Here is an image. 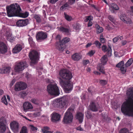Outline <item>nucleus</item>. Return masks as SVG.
Returning <instances> with one entry per match:
<instances>
[{"instance_id": "obj_1", "label": "nucleus", "mask_w": 133, "mask_h": 133, "mask_svg": "<svg viewBox=\"0 0 133 133\" xmlns=\"http://www.w3.org/2000/svg\"><path fill=\"white\" fill-rule=\"evenodd\" d=\"M127 95L129 97L122 104L121 111L124 115L133 116V88L127 90Z\"/></svg>"}, {"instance_id": "obj_2", "label": "nucleus", "mask_w": 133, "mask_h": 133, "mask_svg": "<svg viewBox=\"0 0 133 133\" xmlns=\"http://www.w3.org/2000/svg\"><path fill=\"white\" fill-rule=\"evenodd\" d=\"M7 15L9 17L18 16L23 18L27 17L29 13L27 12L21 13V9L17 3L11 4L6 7Z\"/></svg>"}, {"instance_id": "obj_3", "label": "nucleus", "mask_w": 133, "mask_h": 133, "mask_svg": "<svg viewBox=\"0 0 133 133\" xmlns=\"http://www.w3.org/2000/svg\"><path fill=\"white\" fill-rule=\"evenodd\" d=\"M47 91L50 94L58 95L59 94V90L57 84L54 82H51L47 86Z\"/></svg>"}, {"instance_id": "obj_4", "label": "nucleus", "mask_w": 133, "mask_h": 133, "mask_svg": "<svg viewBox=\"0 0 133 133\" xmlns=\"http://www.w3.org/2000/svg\"><path fill=\"white\" fill-rule=\"evenodd\" d=\"M74 110V109L70 107L66 111L63 119V121L65 123H70L72 122L73 116L72 112Z\"/></svg>"}, {"instance_id": "obj_5", "label": "nucleus", "mask_w": 133, "mask_h": 133, "mask_svg": "<svg viewBox=\"0 0 133 133\" xmlns=\"http://www.w3.org/2000/svg\"><path fill=\"white\" fill-rule=\"evenodd\" d=\"M60 84L67 93L69 92V91H71L72 89L73 85L70 82L65 81L60 79Z\"/></svg>"}, {"instance_id": "obj_6", "label": "nucleus", "mask_w": 133, "mask_h": 133, "mask_svg": "<svg viewBox=\"0 0 133 133\" xmlns=\"http://www.w3.org/2000/svg\"><path fill=\"white\" fill-rule=\"evenodd\" d=\"M59 75L63 79L66 80H69L72 77L71 73L66 69L61 70L59 72Z\"/></svg>"}, {"instance_id": "obj_7", "label": "nucleus", "mask_w": 133, "mask_h": 133, "mask_svg": "<svg viewBox=\"0 0 133 133\" xmlns=\"http://www.w3.org/2000/svg\"><path fill=\"white\" fill-rule=\"evenodd\" d=\"M29 57L31 60V64L36 63L39 60V56L38 52L35 51H31L29 54Z\"/></svg>"}, {"instance_id": "obj_8", "label": "nucleus", "mask_w": 133, "mask_h": 133, "mask_svg": "<svg viewBox=\"0 0 133 133\" xmlns=\"http://www.w3.org/2000/svg\"><path fill=\"white\" fill-rule=\"evenodd\" d=\"M26 63L25 61L17 63L15 67V70L16 72L22 71L27 66Z\"/></svg>"}, {"instance_id": "obj_9", "label": "nucleus", "mask_w": 133, "mask_h": 133, "mask_svg": "<svg viewBox=\"0 0 133 133\" xmlns=\"http://www.w3.org/2000/svg\"><path fill=\"white\" fill-rule=\"evenodd\" d=\"M7 122L5 118L4 117L0 118V133L4 132L6 129Z\"/></svg>"}, {"instance_id": "obj_10", "label": "nucleus", "mask_w": 133, "mask_h": 133, "mask_svg": "<svg viewBox=\"0 0 133 133\" xmlns=\"http://www.w3.org/2000/svg\"><path fill=\"white\" fill-rule=\"evenodd\" d=\"M27 87L26 84L24 82H19L15 85V89L16 91H19L25 89Z\"/></svg>"}, {"instance_id": "obj_11", "label": "nucleus", "mask_w": 133, "mask_h": 133, "mask_svg": "<svg viewBox=\"0 0 133 133\" xmlns=\"http://www.w3.org/2000/svg\"><path fill=\"white\" fill-rule=\"evenodd\" d=\"M23 107L24 111L25 112L29 111L33 108L32 104L29 102H24L23 104Z\"/></svg>"}, {"instance_id": "obj_12", "label": "nucleus", "mask_w": 133, "mask_h": 133, "mask_svg": "<svg viewBox=\"0 0 133 133\" xmlns=\"http://www.w3.org/2000/svg\"><path fill=\"white\" fill-rule=\"evenodd\" d=\"M10 127L14 132H17L19 130V125L18 123L16 121H13L10 124Z\"/></svg>"}, {"instance_id": "obj_13", "label": "nucleus", "mask_w": 133, "mask_h": 133, "mask_svg": "<svg viewBox=\"0 0 133 133\" xmlns=\"http://www.w3.org/2000/svg\"><path fill=\"white\" fill-rule=\"evenodd\" d=\"M51 120L53 122H56L59 121L60 119V115L58 114L53 112L51 115Z\"/></svg>"}, {"instance_id": "obj_14", "label": "nucleus", "mask_w": 133, "mask_h": 133, "mask_svg": "<svg viewBox=\"0 0 133 133\" xmlns=\"http://www.w3.org/2000/svg\"><path fill=\"white\" fill-rule=\"evenodd\" d=\"M102 50L104 52H107V54L109 56H110L112 55V49L110 46L108 45L107 48V46L103 45L102 47Z\"/></svg>"}, {"instance_id": "obj_15", "label": "nucleus", "mask_w": 133, "mask_h": 133, "mask_svg": "<svg viewBox=\"0 0 133 133\" xmlns=\"http://www.w3.org/2000/svg\"><path fill=\"white\" fill-rule=\"evenodd\" d=\"M59 107L60 108H62L65 106L67 104V101L65 97H63L61 99H59Z\"/></svg>"}, {"instance_id": "obj_16", "label": "nucleus", "mask_w": 133, "mask_h": 133, "mask_svg": "<svg viewBox=\"0 0 133 133\" xmlns=\"http://www.w3.org/2000/svg\"><path fill=\"white\" fill-rule=\"evenodd\" d=\"M28 21L27 19L25 20L20 19L16 22V25L20 27L25 26L28 24Z\"/></svg>"}, {"instance_id": "obj_17", "label": "nucleus", "mask_w": 133, "mask_h": 133, "mask_svg": "<svg viewBox=\"0 0 133 133\" xmlns=\"http://www.w3.org/2000/svg\"><path fill=\"white\" fill-rule=\"evenodd\" d=\"M120 19L124 23L127 24H130L131 21L130 18L127 17L125 14L121 15L120 16Z\"/></svg>"}, {"instance_id": "obj_18", "label": "nucleus", "mask_w": 133, "mask_h": 133, "mask_svg": "<svg viewBox=\"0 0 133 133\" xmlns=\"http://www.w3.org/2000/svg\"><path fill=\"white\" fill-rule=\"evenodd\" d=\"M7 47L6 45L2 42H0V53L3 54L7 51Z\"/></svg>"}, {"instance_id": "obj_19", "label": "nucleus", "mask_w": 133, "mask_h": 133, "mask_svg": "<svg viewBox=\"0 0 133 133\" xmlns=\"http://www.w3.org/2000/svg\"><path fill=\"white\" fill-rule=\"evenodd\" d=\"M124 61H122L116 65L117 67L120 68L121 72L123 74H124L126 71V69L124 67Z\"/></svg>"}, {"instance_id": "obj_20", "label": "nucleus", "mask_w": 133, "mask_h": 133, "mask_svg": "<svg viewBox=\"0 0 133 133\" xmlns=\"http://www.w3.org/2000/svg\"><path fill=\"white\" fill-rule=\"evenodd\" d=\"M5 35L6 39L11 42H12L15 40V38L12 36V34L9 31H7Z\"/></svg>"}, {"instance_id": "obj_21", "label": "nucleus", "mask_w": 133, "mask_h": 133, "mask_svg": "<svg viewBox=\"0 0 133 133\" xmlns=\"http://www.w3.org/2000/svg\"><path fill=\"white\" fill-rule=\"evenodd\" d=\"M36 37L37 40H43L46 38L47 36L46 34L43 32H40L37 34Z\"/></svg>"}, {"instance_id": "obj_22", "label": "nucleus", "mask_w": 133, "mask_h": 133, "mask_svg": "<svg viewBox=\"0 0 133 133\" xmlns=\"http://www.w3.org/2000/svg\"><path fill=\"white\" fill-rule=\"evenodd\" d=\"M56 48L59 51H62L64 49V44L61 42H59L57 43L56 45Z\"/></svg>"}, {"instance_id": "obj_23", "label": "nucleus", "mask_w": 133, "mask_h": 133, "mask_svg": "<svg viewBox=\"0 0 133 133\" xmlns=\"http://www.w3.org/2000/svg\"><path fill=\"white\" fill-rule=\"evenodd\" d=\"M22 49V46L20 44L17 45L13 49L12 52L14 53H17L19 52Z\"/></svg>"}, {"instance_id": "obj_24", "label": "nucleus", "mask_w": 133, "mask_h": 133, "mask_svg": "<svg viewBox=\"0 0 133 133\" xmlns=\"http://www.w3.org/2000/svg\"><path fill=\"white\" fill-rule=\"evenodd\" d=\"M58 29L59 30L62 32L65 33H68L71 32V30L69 26H67L66 28L63 27H61L60 28H58Z\"/></svg>"}, {"instance_id": "obj_25", "label": "nucleus", "mask_w": 133, "mask_h": 133, "mask_svg": "<svg viewBox=\"0 0 133 133\" xmlns=\"http://www.w3.org/2000/svg\"><path fill=\"white\" fill-rule=\"evenodd\" d=\"M76 119H78L79 122L81 123L84 119V114L81 112H78L76 115Z\"/></svg>"}, {"instance_id": "obj_26", "label": "nucleus", "mask_w": 133, "mask_h": 133, "mask_svg": "<svg viewBox=\"0 0 133 133\" xmlns=\"http://www.w3.org/2000/svg\"><path fill=\"white\" fill-rule=\"evenodd\" d=\"M30 101L33 104L38 105L40 106L42 105L41 101L36 98H32L30 100Z\"/></svg>"}, {"instance_id": "obj_27", "label": "nucleus", "mask_w": 133, "mask_h": 133, "mask_svg": "<svg viewBox=\"0 0 133 133\" xmlns=\"http://www.w3.org/2000/svg\"><path fill=\"white\" fill-rule=\"evenodd\" d=\"M11 68L10 67L6 66L0 69V73L1 74H7L9 73L10 71Z\"/></svg>"}, {"instance_id": "obj_28", "label": "nucleus", "mask_w": 133, "mask_h": 133, "mask_svg": "<svg viewBox=\"0 0 133 133\" xmlns=\"http://www.w3.org/2000/svg\"><path fill=\"white\" fill-rule=\"evenodd\" d=\"M81 58V56L79 53H76L74 54L72 56V59L74 61H78Z\"/></svg>"}, {"instance_id": "obj_29", "label": "nucleus", "mask_w": 133, "mask_h": 133, "mask_svg": "<svg viewBox=\"0 0 133 133\" xmlns=\"http://www.w3.org/2000/svg\"><path fill=\"white\" fill-rule=\"evenodd\" d=\"M110 9L111 12L113 13L115 10H118L119 9V7L115 4H112L110 6Z\"/></svg>"}, {"instance_id": "obj_30", "label": "nucleus", "mask_w": 133, "mask_h": 133, "mask_svg": "<svg viewBox=\"0 0 133 133\" xmlns=\"http://www.w3.org/2000/svg\"><path fill=\"white\" fill-rule=\"evenodd\" d=\"M108 61L107 55H103L101 59V62L103 65L105 64Z\"/></svg>"}, {"instance_id": "obj_31", "label": "nucleus", "mask_w": 133, "mask_h": 133, "mask_svg": "<svg viewBox=\"0 0 133 133\" xmlns=\"http://www.w3.org/2000/svg\"><path fill=\"white\" fill-rule=\"evenodd\" d=\"M73 28L76 31H78L80 30L81 25L78 23H75L72 25Z\"/></svg>"}, {"instance_id": "obj_32", "label": "nucleus", "mask_w": 133, "mask_h": 133, "mask_svg": "<svg viewBox=\"0 0 133 133\" xmlns=\"http://www.w3.org/2000/svg\"><path fill=\"white\" fill-rule=\"evenodd\" d=\"M50 130V128L47 127H45L42 129V131L43 133H53L52 131H49Z\"/></svg>"}, {"instance_id": "obj_33", "label": "nucleus", "mask_w": 133, "mask_h": 133, "mask_svg": "<svg viewBox=\"0 0 133 133\" xmlns=\"http://www.w3.org/2000/svg\"><path fill=\"white\" fill-rule=\"evenodd\" d=\"M59 99H56L53 101V105L56 107H59Z\"/></svg>"}, {"instance_id": "obj_34", "label": "nucleus", "mask_w": 133, "mask_h": 133, "mask_svg": "<svg viewBox=\"0 0 133 133\" xmlns=\"http://www.w3.org/2000/svg\"><path fill=\"white\" fill-rule=\"evenodd\" d=\"M90 109L92 111H95L97 110V108L96 107L95 104L94 103L91 104L90 105Z\"/></svg>"}, {"instance_id": "obj_35", "label": "nucleus", "mask_w": 133, "mask_h": 133, "mask_svg": "<svg viewBox=\"0 0 133 133\" xmlns=\"http://www.w3.org/2000/svg\"><path fill=\"white\" fill-rule=\"evenodd\" d=\"M96 31L97 33H100L102 32L103 30V29L100 27L99 25H97L96 26Z\"/></svg>"}, {"instance_id": "obj_36", "label": "nucleus", "mask_w": 133, "mask_h": 133, "mask_svg": "<svg viewBox=\"0 0 133 133\" xmlns=\"http://www.w3.org/2000/svg\"><path fill=\"white\" fill-rule=\"evenodd\" d=\"M97 69L103 73H104L103 67L102 66V64L99 63L98 64L97 67Z\"/></svg>"}, {"instance_id": "obj_37", "label": "nucleus", "mask_w": 133, "mask_h": 133, "mask_svg": "<svg viewBox=\"0 0 133 133\" xmlns=\"http://www.w3.org/2000/svg\"><path fill=\"white\" fill-rule=\"evenodd\" d=\"M34 18L37 22L39 23L41 22V20L40 16L37 15H35L34 16Z\"/></svg>"}, {"instance_id": "obj_38", "label": "nucleus", "mask_w": 133, "mask_h": 133, "mask_svg": "<svg viewBox=\"0 0 133 133\" xmlns=\"http://www.w3.org/2000/svg\"><path fill=\"white\" fill-rule=\"evenodd\" d=\"M133 59L132 58H130L125 64L126 67H128L130 66L132 63Z\"/></svg>"}, {"instance_id": "obj_39", "label": "nucleus", "mask_w": 133, "mask_h": 133, "mask_svg": "<svg viewBox=\"0 0 133 133\" xmlns=\"http://www.w3.org/2000/svg\"><path fill=\"white\" fill-rule=\"evenodd\" d=\"M1 101L5 105H7L8 104V102L6 100V97L5 95L3 96L2 98Z\"/></svg>"}, {"instance_id": "obj_40", "label": "nucleus", "mask_w": 133, "mask_h": 133, "mask_svg": "<svg viewBox=\"0 0 133 133\" xmlns=\"http://www.w3.org/2000/svg\"><path fill=\"white\" fill-rule=\"evenodd\" d=\"M69 7V5L67 3H66L61 7L60 9L61 10L63 11L65 9H68Z\"/></svg>"}, {"instance_id": "obj_41", "label": "nucleus", "mask_w": 133, "mask_h": 133, "mask_svg": "<svg viewBox=\"0 0 133 133\" xmlns=\"http://www.w3.org/2000/svg\"><path fill=\"white\" fill-rule=\"evenodd\" d=\"M70 41V39L67 37H65L64 38L62 41L61 42L64 44L65 43H66L69 42Z\"/></svg>"}, {"instance_id": "obj_42", "label": "nucleus", "mask_w": 133, "mask_h": 133, "mask_svg": "<svg viewBox=\"0 0 133 133\" xmlns=\"http://www.w3.org/2000/svg\"><path fill=\"white\" fill-rule=\"evenodd\" d=\"M19 133H28V131L26 127H23Z\"/></svg>"}, {"instance_id": "obj_43", "label": "nucleus", "mask_w": 133, "mask_h": 133, "mask_svg": "<svg viewBox=\"0 0 133 133\" xmlns=\"http://www.w3.org/2000/svg\"><path fill=\"white\" fill-rule=\"evenodd\" d=\"M64 15L65 19L67 21H70L72 19V17L71 16L67 15L65 13H64Z\"/></svg>"}, {"instance_id": "obj_44", "label": "nucleus", "mask_w": 133, "mask_h": 133, "mask_svg": "<svg viewBox=\"0 0 133 133\" xmlns=\"http://www.w3.org/2000/svg\"><path fill=\"white\" fill-rule=\"evenodd\" d=\"M94 44L98 48H101V43L98 41H96L94 42Z\"/></svg>"}, {"instance_id": "obj_45", "label": "nucleus", "mask_w": 133, "mask_h": 133, "mask_svg": "<svg viewBox=\"0 0 133 133\" xmlns=\"http://www.w3.org/2000/svg\"><path fill=\"white\" fill-rule=\"evenodd\" d=\"M129 131L126 128H124L121 129L119 131V133H129Z\"/></svg>"}, {"instance_id": "obj_46", "label": "nucleus", "mask_w": 133, "mask_h": 133, "mask_svg": "<svg viewBox=\"0 0 133 133\" xmlns=\"http://www.w3.org/2000/svg\"><path fill=\"white\" fill-rule=\"evenodd\" d=\"M99 83L102 85H104L106 84L107 82V81L104 80H99Z\"/></svg>"}, {"instance_id": "obj_47", "label": "nucleus", "mask_w": 133, "mask_h": 133, "mask_svg": "<svg viewBox=\"0 0 133 133\" xmlns=\"http://www.w3.org/2000/svg\"><path fill=\"white\" fill-rule=\"evenodd\" d=\"M93 19V17L91 16H89L88 17H86L84 21L85 22H87L88 21H91Z\"/></svg>"}, {"instance_id": "obj_48", "label": "nucleus", "mask_w": 133, "mask_h": 133, "mask_svg": "<svg viewBox=\"0 0 133 133\" xmlns=\"http://www.w3.org/2000/svg\"><path fill=\"white\" fill-rule=\"evenodd\" d=\"M100 41L102 43H104L105 42V39L104 37L102 34H101L100 35Z\"/></svg>"}, {"instance_id": "obj_49", "label": "nucleus", "mask_w": 133, "mask_h": 133, "mask_svg": "<svg viewBox=\"0 0 133 133\" xmlns=\"http://www.w3.org/2000/svg\"><path fill=\"white\" fill-rule=\"evenodd\" d=\"M28 41L29 44L31 45L34 44V43L33 41V39L31 37H30L28 39Z\"/></svg>"}, {"instance_id": "obj_50", "label": "nucleus", "mask_w": 133, "mask_h": 133, "mask_svg": "<svg viewBox=\"0 0 133 133\" xmlns=\"http://www.w3.org/2000/svg\"><path fill=\"white\" fill-rule=\"evenodd\" d=\"M108 18L112 22L114 23L115 20L114 17L113 16L111 15H109V16Z\"/></svg>"}, {"instance_id": "obj_51", "label": "nucleus", "mask_w": 133, "mask_h": 133, "mask_svg": "<svg viewBox=\"0 0 133 133\" xmlns=\"http://www.w3.org/2000/svg\"><path fill=\"white\" fill-rule=\"evenodd\" d=\"M20 94L22 97H23L27 95V93L25 91H21Z\"/></svg>"}, {"instance_id": "obj_52", "label": "nucleus", "mask_w": 133, "mask_h": 133, "mask_svg": "<svg viewBox=\"0 0 133 133\" xmlns=\"http://www.w3.org/2000/svg\"><path fill=\"white\" fill-rule=\"evenodd\" d=\"M95 51L94 50H91L88 53L87 55L89 56H92L95 53Z\"/></svg>"}, {"instance_id": "obj_53", "label": "nucleus", "mask_w": 133, "mask_h": 133, "mask_svg": "<svg viewBox=\"0 0 133 133\" xmlns=\"http://www.w3.org/2000/svg\"><path fill=\"white\" fill-rule=\"evenodd\" d=\"M85 114L86 117L88 118H91V114L88 111H87L85 112Z\"/></svg>"}, {"instance_id": "obj_54", "label": "nucleus", "mask_w": 133, "mask_h": 133, "mask_svg": "<svg viewBox=\"0 0 133 133\" xmlns=\"http://www.w3.org/2000/svg\"><path fill=\"white\" fill-rule=\"evenodd\" d=\"M30 127L32 131H35L37 130V127H34V126L32 125H31L30 126Z\"/></svg>"}, {"instance_id": "obj_55", "label": "nucleus", "mask_w": 133, "mask_h": 133, "mask_svg": "<svg viewBox=\"0 0 133 133\" xmlns=\"http://www.w3.org/2000/svg\"><path fill=\"white\" fill-rule=\"evenodd\" d=\"M40 112H36L34 114V115L36 117H38L40 115Z\"/></svg>"}, {"instance_id": "obj_56", "label": "nucleus", "mask_w": 133, "mask_h": 133, "mask_svg": "<svg viewBox=\"0 0 133 133\" xmlns=\"http://www.w3.org/2000/svg\"><path fill=\"white\" fill-rule=\"evenodd\" d=\"M119 39V37H116L113 39V41L114 43H116L117 42Z\"/></svg>"}, {"instance_id": "obj_57", "label": "nucleus", "mask_w": 133, "mask_h": 133, "mask_svg": "<svg viewBox=\"0 0 133 133\" xmlns=\"http://www.w3.org/2000/svg\"><path fill=\"white\" fill-rule=\"evenodd\" d=\"M89 63V60H84L83 61V63L84 65H86Z\"/></svg>"}, {"instance_id": "obj_58", "label": "nucleus", "mask_w": 133, "mask_h": 133, "mask_svg": "<svg viewBox=\"0 0 133 133\" xmlns=\"http://www.w3.org/2000/svg\"><path fill=\"white\" fill-rule=\"evenodd\" d=\"M56 38L59 41V42H61L60 41L61 38V37L60 35H58L56 37Z\"/></svg>"}, {"instance_id": "obj_59", "label": "nucleus", "mask_w": 133, "mask_h": 133, "mask_svg": "<svg viewBox=\"0 0 133 133\" xmlns=\"http://www.w3.org/2000/svg\"><path fill=\"white\" fill-rule=\"evenodd\" d=\"M58 0H50V2L52 4H54Z\"/></svg>"}, {"instance_id": "obj_60", "label": "nucleus", "mask_w": 133, "mask_h": 133, "mask_svg": "<svg viewBox=\"0 0 133 133\" xmlns=\"http://www.w3.org/2000/svg\"><path fill=\"white\" fill-rule=\"evenodd\" d=\"M76 129L77 130L80 131H83V129L81 127V126H79Z\"/></svg>"}, {"instance_id": "obj_61", "label": "nucleus", "mask_w": 133, "mask_h": 133, "mask_svg": "<svg viewBox=\"0 0 133 133\" xmlns=\"http://www.w3.org/2000/svg\"><path fill=\"white\" fill-rule=\"evenodd\" d=\"M75 0H69V2L70 4H73L75 2Z\"/></svg>"}, {"instance_id": "obj_62", "label": "nucleus", "mask_w": 133, "mask_h": 133, "mask_svg": "<svg viewBox=\"0 0 133 133\" xmlns=\"http://www.w3.org/2000/svg\"><path fill=\"white\" fill-rule=\"evenodd\" d=\"M92 44L90 42L88 43L86 45V47L87 48H88Z\"/></svg>"}, {"instance_id": "obj_63", "label": "nucleus", "mask_w": 133, "mask_h": 133, "mask_svg": "<svg viewBox=\"0 0 133 133\" xmlns=\"http://www.w3.org/2000/svg\"><path fill=\"white\" fill-rule=\"evenodd\" d=\"M127 43V41H126L124 40H123L122 42V44L123 45H125Z\"/></svg>"}, {"instance_id": "obj_64", "label": "nucleus", "mask_w": 133, "mask_h": 133, "mask_svg": "<svg viewBox=\"0 0 133 133\" xmlns=\"http://www.w3.org/2000/svg\"><path fill=\"white\" fill-rule=\"evenodd\" d=\"M89 23H88V26H91L92 25V22L91 21H89Z\"/></svg>"}]
</instances>
